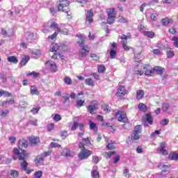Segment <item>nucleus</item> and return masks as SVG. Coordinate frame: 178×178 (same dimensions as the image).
<instances>
[{"mask_svg": "<svg viewBox=\"0 0 178 178\" xmlns=\"http://www.w3.org/2000/svg\"><path fill=\"white\" fill-rule=\"evenodd\" d=\"M143 70L145 76H147V77L154 76V67H151L150 64H145L143 65Z\"/></svg>", "mask_w": 178, "mask_h": 178, "instance_id": "obj_11", "label": "nucleus"}, {"mask_svg": "<svg viewBox=\"0 0 178 178\" xmlns=\"http://www.w3.org/2000/svg\"><path fill=\"white\" fill-rule=\"evenodd\" d=\"M131 38V33H127V35L122 34L120 36V40H130Z\"/></svg>", "mask_w": 178, "mask_h": 178, "instance_id": "obj_50", "label": "nucleus"}, {"mask_svg": "<svg viewBox=\"0 0 178 178\" xmlns=\"http://www.w3.org/2000/svg\"><path fill=\"white\" fill-rule=\"evenodd\" d=\"M152 52L154 55H163L162 51L158 49H154L152 50Z\"/></svg>", "mask_w": 178, "mask_h": 178, "instance_id": "obj_62", "label": "nucleus"}, {"mask_svg": "<svg viewBox=\"0 0 178 178\" xmlns=\"http://www.w3.org/2000/svg\"><path fill=\"white\" fill-rule=\"evenodd\" d=\"M153 72H154V74L156 73L159 76H162L163 74V72H165V68L161 66H154L153 67Z\"/></svg>", "mask_w": 178, "mask_h": 178, "instance_id": "obj_20", "label": "nucleus"}, {"mask_svg": "<svg viewBox=\"0 0 178 178\" xmlns=\"http://www.w3.org/2000/svg\"><path fill=\"white\" fill-rule=\"evenodd\" d=\"M53 120H54V122H59V121L62 120V117L60 116V115L56 113L54 115Z\"/></svg>", "mask_w": 178, "mask_h": 178, "instance_id": "obj_51", "label": "nucleus"}, {"mask_svg": "<svg viewBox=\"0 0 178 178\" xmlns=\"http://www.w3.org/2000/svg\"><path fill=\"white\" fill-rule=\"evenodd\" d=\"M115 119L120 122L121 123H127L129 122V118H127V115L124 111H118L115 113Z\"/></svg>", "mask_w": 178, "mask_h": 178, "instance_id": "obj_8", "label": "nucleus"}, {"mask_svg": "<svg viewBox=\"0 0 178 178\" xmlns=\"http://www.w3.org/2000/svg\"><path fill=\"white\" fill-rule=\"evenodd\" d=\"M85 83L87 86H90V87H94V86H95V83H94V80H92L90 78H88L85 79Z\"/></svg>", "mask_w": 178, "mask_h": 178, "instance_id": "obj_39", "label": "nucleus"}, {"mask_svg": "<svg viewBox=\"0 0 178 178\" xmlns=\"http://www.w3.org/2000/svg\"><path fill=\"white\" fill-rule=\"evenodd\" d=\"M167 58H173L175 56V51L172 48L167 49L166 50Z\"/></svg>", "mask_w": 178, "mask_h": 178, "instance_id": "obj_35", "label": "nucleus"}, {"mask_svg": "<svg viewBox=\"0 0 178 178\" xmlns=\"http://www.w3.org/2000/svg\"><path fill=\"white\" fill-rule=\"evenodd\" d=\"M79 148L81 150L78 154V159L79 161H84V159L90 158V156L92 155V151L86 149V147L83 145V143L79 144Z\"/></svg>", "mask_w": 178, "mask_h": 178, "instance_id": "obj_5", "label": "nucleus"}, {"mask_svg": "<svg viewBox=\"0 0 178 178\" xmlns=\"http://www.w3.org/2000/svg\"><path fill=\"white\" fill-rule=\"evenodd\" d=\"M161 22L162 26H165L166 27H168V26H170V24L173 23V19L168 17H165L163 18Z\"/></svg>", "mask_w": 178, "mask_h": 178, "instance_id": "obj_22", "label": "nucleus"}, {"mask_svg": "<svg viewBox=\"0 0 178 178\" xmlns=\"http://www.w3.org/2000/svg\"><path fill=\"white\" fill-rule=\"evenodd\" d=\"M144 35H145V37H147V38H152L155 36V33L152 31H145Z\"/></svg>", "mask_w": 178, "mask_h": 178, "instance_id": "obj_40", "label": "nucleus"}, {"mask_svg": "<svg viewBox=\"0 0 178 178\" xmlns=\"http://www.w3.org/2000/svg\"><path fill=\"white\" fill-rule=\"evenodd\" d=\"M86 24L90 25L94 23V12L92 9H90L87 11L85 19Z\"/></svg>", "mask_w": 178, "mask_h": 178, "instance_id": "obj_10", "label": "nucleus"}, {"mask_svg": "<svg viewBox=\"0 0 178 178\" xmlns=\"http://www.w3.org/2000/svg\"><path fill=\"white\" fill-rule=\"evenodd\" d=\"M3 95H5V97H13V95L12 93L3 90Z\"/></svg>", "mask_w": 178, "mask_h": 178, "instance_id": "obj_64", "label": "nucleus"}, {"mask_svg": "<svg viewBox=\"0 0 178 178\" xmlns=\"http://www.w3.org/2000/svg\"><path fill=\"white\" fill-rule=\"evenodd\" d=\"M7 60L8 62H10V63H14L15 65H16V63L19 62V60H17V57L15 56H8L7 58Z\"/></svg>", "mask_w": 178, "mask_h": 178, "instance_id": "obj_29", "label": "nucleus"}, {"mask_svg": "<svg viewBox=\"0 0 178 178\" xmlns=\"http://www.w3.org/2000/svg\"><path fill=\"white\" fill-rule=\"evenodd\" d=\"M63 81L65 84H67V86H72L73 84V81L69 76H65Z\"/></svg>", "mask_w": 178, "mask_h": 178, "instance_id": "obj_38", "label": "nucleus"}, {"mask_svg": "<svg viewBox=\"0 0 178 178\" xmlns=\"http://www.w3.org/2000/svg\"><path fill=\"white\" fill-rule=\"evenodd\" d=\"M10 176H11V177H8V178L19 177V171H17L16 170H10Z\"/></svg>", "mask_w": 178, "mask_h": 178, "instance_id": "obj_33", "label": "nucleus"}, {"mask_svg": "<svg viewBox=\"0 0 178 178\" xmlns=\"http://www.w3.org/2000/svg\"><path fill=\"white\" fill-rule=\"evenodd\" d=\"M29 60H30V57L29 56H26L25 57L22 58L19 63L20 66H26Z\"/></svg>", "mask_w": 178, "mask_h": 178, "instance_id": "obj_32", "label": "nucleus"}, {"mask_svg": "<svg viewBox=\"0 0 178 178\" xmlns=\"http://www.w3.org/2000/svg\"><path fill=\"white\" fill-rule=\"evenodd\" d=\"M134 74L136 76H143L144 74V71H143V66L140 65H136L134 68Z\"/></svg>", "mask_w": 178, "mask_h": 178, "instance_id": "obj_18", "label": "nucleus"}, {"mask_svg": "<svg viewBox=\"0 0 178 178\" xmlns=\"http://www.w3.org/2000/svg\"><path fill=\"white\" fill-rule=\"evenodd\" d=\"M86 109L90 115H95V112L99 109V103L97 100H92L90 104L86 106Z\"/></svg>", "mask_w": 178, "mask_h": 178, "instance_id": "obj_7", "label": "nucleus"}, {"mask_svg": "<svg viewBox=\"0 0 178 178\" xmlns=\"http://www.w3.org/2000/svg\"><path fill=\"white\" fill-rule=\"evenodd\" d=\"M106 71V67H105V65H104V64H99L97 65L98 73L102 74Z\"/></svg>", "mask_w": 178, "mask_h": 178, "instance_id": "obj_36", "label": "nucleus"}, {"mask_svg": "<svg viewBox=\"0 0 178 178\" xmlns=\"http://www.w3.org/2000/svg\"><path fill=\"white\" fill-rule=\"evenodd\" d=\"M107 24H113L116 22V9L115 8H111L107 9Z\"/></svg>", "mask_w": 178, "mask_h": 178, "instance_id": "obj_6", "label": "nucleus"}, {"mask_svg": "<svg viewBox=\"0 0 178 178\" xmlns=\"http://www.w3.org/2000/svg\"><path fill=\"white\" fill-rule=\"evenodd\" d=\"M134 133H138L140 134L141 133V125H136L134 127Z\"/></svg>", "mask_w": 178, "mask_h": 178, "instance_id": "obj_53", "label": "nucleus"}, {"mask_svg": "<svg viewBox=\"0 0 178 178\" xmlns=\"http://www.w3.org/2000/svg\"><path fill=\"white\" fill-rule=\"evenodd\" d=\"M13 152L15 155L17 156L19 161H22L20 163L21 170L26 172L27 175H30L31 172H34V170L27 169V168H29V163H27L26 159L29 158V155H30V154L27 152V150H22V152H20L19 149L14 148Z\"/></svg>", "mask_w": 178, "mask_h": 178, "instance_id": "obj_1", "label": "nucleus"}, {"mask_svg": "<svg viewBox=\"0 0 178 178\" xmlns=\"http://www.w3.org/2000/svg\"><path fill=\"white\" fill-rule=\"evenodd\" d=\"M129 94V90L126 89V87L124 86H119L116 92V97H118L119 98H123L124 95H127Z\"/></svg>", "mask_w": 178, "mask_h": 178, "instance_id": "obj_9", "label": "nucleus"}, {"mask_svg": "<svg viewBox=\"0 0 178 178\" xmlns=\"http://www.w3.org/2000/svg\"><path fill=\"white\" fill-rule=\"evenodd\" d=\"M63 98L64 99L63 104H66V102H70V98L69 97L68 94L63 96Z\"/></svg>", "mask_w": 178, "mask_h": 178, "instance_id": "obj_59", "label": "nucleus"}, {"mask_svg": "<svg viewBox=\"0 0 178 178\" xmlns=\"http://www.w3.org/2000/svg\"><path fill=\"white\" fill-rule=\"evenodd\" d=\"M161 126H166L167 124H169V120H168V119H163V120H162L161 121Z\"/></svg>", "mask_w": 178, "mask_h": 178, "instance_id": "obj_63", "label": "nucleus"}, {"mask_svg": "<svg viewBox=\"0 0 178 178\" xmlns=\"http://www.w3.org/2000/svg\"><path fill=\"white\" fill-rule=\"evenodd\" d=\"M157 152H159V154H161V155H168V154H169L166 149L165 142H161L160 143V147L157 149Z\"/></svg>", "mask_w": 178, "mask_h": 178, "instance_id": "obj_14", "label": "nucleus"}, {"mask_svg": "<svg viewBox=\"0 0 178 178\" xmlns=\"http://www.w3.org/2000/svg\"><path fill=\"white\" fill-rule=\"evenodd\" d=\"M40 109H41V107L38 106V107H33L31 110V112L33 113V115H37L38 112H40Z\"/></svg>", "mask_w": 178, "mask_h": 178, "instance_id": "obj_47", "label": "nucleus"}, {"mask_svg": "<svg viewBox=\"0 0 178 178\" xmlns=\"http://www.w3.org/2000/svg\"><path fill=\"white\" fill-rule=\"evenodd\" d=\"M58 34H59V32H54L52 35H49L47 37L49 41H55Z\"/></svg>", "mask_w": 178, "mask_h": 178, "instance_id": "obj_37", "label": "nucleus"}, {"mask_svg": "<svg viewBox=\"0 0 178 178\" xmlns=\"http://www.w3.org/2000/svg\"><path fill=\"white\" fill-rule=\"evenodd\" d=\"M61 156H65V158H73L74 153L70 149L65 148L61 152Z\"/></svg>", "mask_w": 178, "mask_h": 178, "instance_id": "obj_15", "label": "nucleus"}, {"mask_svg": "<svg viewBox=\"0 0 178 178\" xmlns=\"http://www.w3.org/2000/svg\"><path fill=\"white\" fill-rule=\"evenodd\" d=\"M168 33L170 34H171L172 35H175V34H176V33H177V30H176L175 29V27H172V28L168 29Z\"/></svg>", "mask_w": 178, "mask_h": 178, "instance_id": "obj_55", "label": "nucleus"}, {"mask_svg": "<svg viewBox=\"0 0 178 178\" xmlns=\"http://www.w3.org/2000/svg\"><path fill=\"white\" fill-rule=\"evenodd\" d=\"M145 92L143 90H139L136 92V99L140 101V99H143L144 98Z\"/></svg>", "mask_w": 178, "mask_h": 178, "instance_id": "obj_31", "label": "nucleus"}, {"mask_svg": "<svg viewBox=\"0 0 178 178\" xmlns=\"http://www.w3.org/2000/svg\"><path fill=\"white\" fill-rule=\"evenodd\" d=\"M60 137L63 138V140H65V138L67 137V131L66 130L62 131Z\"/></svg>", "mask_w": 178, "mask_h": 178, "instance_id": "obj_56", "label": "nucleus"}, {"mask_svg": "<svg viewBox=\"0 0 178 178\" xmlns=\"http://www.w3.org/2000/svg\"><path fill=\"white\" fill-rule=\"evenodd\" d=\"M86 106V99H77L76 101V108H82V106Z\"/></svg>", "mask_w": 178, "mask_h": 178, "instance_id": "obj_25", "label": "nucleus"}, {"mask_svg": "<svg viewBox=\"0 0 178 178\" xmlns=\"http://www.w3.org/2000/svg\"><path fill=\"white\" fill-rule=\"evenodd\" d=\"M50 52H63L60 43H55L50 48Z\"/></svg>", "mask_w": 178, "mask_h": 178, "instance_id": "obj_17", "label": "nucleus"}, {"mask_svg": "<svg viewBox=\"0 0 178 178\" xmlns=\"http://www.w3.org/2000/svg\"><path fill=\"white\" fill-rule=\"evenodd\" d=\"M172 41H173V45L175 47V48H178V37L177 36H173L172 38Z\"/></svg>", "mask_w": 178, "mask_h": 178, "instance_id": "obj_48", "label": "nucleus"}, {"mask_svg": "<svg viewBox=\"0 0 178 178\" xmlns=\"http://www.w3.org/2000/svg\"><path fill=\"white\" fill-rule=\"evenodd\" d=\"M42 171L41 170H38L35 171L33 176L35 178H42Z\"/></svg>", "mask_w": 178, "mask_h": 178, "instance_id": "obj_46", "label": "nucleus"}, {"mask_svg": "<svg viewBox=\"0 0 178 178\" xmlns=\"http://www.w3.org/2000/svg\"><path fill=\"white\" fill-rule=\"evenodd\" d=\"M89 124V129L90 130H92V131H95L97 133L98 131V126L97 124L91 120L88 122Z\"/></svg>", "mask_w": 178, "mask_h": 178, "instance_id": "obj_24", "label": "nucleus"}, {"mask_svg": "<svg viewBox=\"0 0 178 178\" xmlns=\"http://www.w3.org/2000/svg\"><path fill=\"white\" fill-rule=\"evenodd\" d=\"M97 120H99V122H100L101 126H102V127L107 126V127H112V126H111L110 123H106V122H104V116H102L101 115H98L97 116Z\"/></svg>", "mask_w": 178, "mask_h": 178, "instance_id": "obj_23", "label": "nucleus"}, {"mask_svg": "<svg viewBox=\"0 0 178 178\" xmlns=\"http://www.w3.org/2000/svg\"><path fill=\"white\" fill-rule=\"evenodd\" d=\"M76 37L78 38L76 44H78L80 47L79 55L81 58H87V55H88L91 51V47L86 44V40H87V38H86L84 34L81 33H77Z\"/></svg>", "mask_w": 178, "mask_h": 178, "instance_id": "obj_2", "label": "nucleus"}, {"mask_svg": "<svg viewBox=\"0 0 178 178\" xmlns=\"http://www.w3.org/2000/svg\"><path fill=\"white\" fill-rule=\"evenodd\" d=\"M118 23H124L127 24V23H129V20H127V18L123 16H120L119 17V19H118Z\"/></svg>", "mask_w": 178, "mask_h": 178, "instance_id": "obj_43", "label": "nucleus"}, {"mask_svg": "<svg viewBox=\"0 0 178 178\" xmlns=\"http://www.w3.org/2000/svg\"><path fill=\"white\" fill-rule=\"evenodd\" d=\"M29 144L32 147H34V146L37 145V144H40V137L34 136H30L29 138Z\"/></svg>", "mask_w": 178, "mask_h": 178, "instance_id": "obj_16", "label": "nucleus"}, {"mask_svg": "<svg viewBox=\"0 0 178 178\" xmlns=\"http://www.w3.org/2000/svg\"><path fill=\"white\" fill-rule=\"evenodd\" d=\"M55 127V124L54 123H50L47 126V130L48 131H52L54 128Z\"/></svg>", "mask_w": 178, "mask_h": 178, "instance_id": "obj_61", "label": "nucleus"}, {"mask_svg": "<svg viewBox=\"0 0 178 178\" xmlns=\"http://www.w3.org/2000/svg\"><path fill=\"white\" fill-rule=\"evenodd\" d=\"M26 76H33V79H37V78L40 77V73L33 71L31 73L26 74Z\"/></svg>", "mask_w": 178, "mask_h": 178, "instance_id": "obj_42", "label": "nucleus"}, {"mask_svg": "<svg viewBox=\"0 0 178 178\" xmlns=\"http://www.w3.org/2000/svg\"><path fill=\"white\" fill-rule=\"evenodd\" d=\"M145 120H146V122H147L149 124H153L154 123V118H152V115H151V113L145 114Z\"/></svg>", "mask_w": 178, "mask_h": 178, "instance_id": "obj_27", "label": "nucleus"}, {"mask_svg": "<svg viewBox=\"0 0 178 178\" xmlns=\"http://www.w3.org/2000/svg\"><path fill=\"white\" fill-rule=\"evenodd\" d=\"M17 147L22 151H25L24 149L29 147V141L24 138H21L19 140L17 143Z\"/></svg>", "mask_w": 178, "mask_h": 178, "instance_id": "obj_12", "label": "nucleus"}, {"mask_svg": "<svg viewBox=\"0 0 178 178\" xmlns=\"http://www.w3.org/2000/svg\"><path fill=\"white\" fill-rule=\"evenodd\" d=\"M51 154H52V150H49L47 152H43L41 156L43 157V158H45L47 156H49V155H51Z\"/></svg>", "mask_w": 178, "mask_h": 178, "instance_id": "obj_57", "label": "nucleus"}, {"mask_svg": "<svg viewBox=\"0 0 178 178\" xmlns=\"http://www.w3.org/2000/svg\"><path fill=\"white\" fill-rule=\"evenodd\" d=\"M120 161V155L116 154L115 157L113 158V163H118Z\"/></svg>", "mask_w": 178, "mask_h": 178, "instance_id": "obj_52", "label": "nucleus"}, {"mask_svg": "<svg viewBox=\"0 0 178 178\" xmlns=\"http://www.w3.org/2000/svg\"><path fill=\"white\" fill-rule=\"evenodd\" d=\"M138 109L141 111V112H147L148 111V107L147 106V105H145L143 103H140L138 104Z\"/></svg>", "mask_w": 178, "mask_h": 178, "instance_id": "obj_34", "label": "nucleus"}, {"mask_svg": "<svg viewBox=\"0 0 178 178\" xmlns=\"http://www.w3.org/2000/svg\"><path fill=\"white\" fill-rule=\"evenodd\" d=\"M104 140L107 143L106 148L109 151L108 152H104V155H107V158H112V155H116V141L115 140H110L109 138L104 136Z\"/></svg>", "mask_w": 178, "mask_h": 178, "instance_id": "obj_4", "label": "nucleus"}, {"mask_svg": "<svg viewBox=\"0 0 178 178\" xmlns=\"http://www.w3.org/2000/svg\"><path fill=\"white\" fill-rule=\"evenodd\" d=\"M121 44L122 45V48L124 51H130V47L127 46L124 40H122Z\"/></svg>", "mask_w": 178, "mask_h": 178, "instance_id": "obj_45", "label": "nucleus"}, {"mask_svg": "<svg viewBox=\"0 0 178 178\" xmlns=\"http://www.w3.org/2000/svg\"><path fill=\"white\" fill-rule=\"evenodd\" d=\"M117 55H118V50H110L111 59H115Z\"/></svg>", "mask_w": 178, "mask_h": 178, "instance_id": "obj_44", "label": "nucleus"}, {"mask_svg": "<svg viewBox=\"0 0 178 178\" xmlns=\"http://www.w3.org/2000/svg\"><path fill=\"white\" fill-rule=\"evenodd\" d=\"M162 109L163 111H164L165 112H166V111L169 110V104L168 103H163V106H162Z\"/></svg>", "mask_w": 178, "mask_h": 178, "instance_id": "obj_60", "label": "nucleus"}, {"mask_svg": "<svg viewBox=\"0 0 178 178\" xmlns=\"http://www.w3.org/2000/svg\"><path fill=\"white\" fill-rule=\"evenodd\" d=\"M69 5H70V1L69 0H60L57 3V9L58 12H63L65 13V17L68 20H70L73 17V13L72 10L69 8Z\"/></svg>", "mask_w": 178, "mask_h": 178, "instance_id": "obj_3", "label": "nucleus"}, {"mask_svg": "<svg viewBox=\"0 0 178 178\" xmlns=\"http://www.w3.org/2000/svg\"><path fill=\"white\" fill-rule=\"evenodd\" d=\"M91 139L90 138H83L81 142L79 144H83V147H90L91 145Z\"/></svg>", "mask_w": 178, "mask_h": 178, "instance_id": "obj_26", "label": "nucleus"}, {"mask_svg": "<svg viewBox=\"0 0 178 178\" xmlns=\"http://www.w3.org/2000/svg\"><path fill=\"white\" fill-rule=\"evenodd\" d=\"M50 29H52L53 30H57V31H56V33H65V31L59 28V25L55 22H51V24H50Z\"/></svg>", "mask_w": 178, "mask_h": 178, "instance_id": "obj_19", "label": "nucleus"}, {"mask_svg": "<svg viewBox=\"0 0 178 178\" xmlns=\"http://www.w3.org/2000/svg\"><path fill=\"white\" fill-rule=\"evenodd\" d=\"M140 134L138 133H136V132H133V134L131 136V139L134 140V141L137 140H140Z\"/></svg>", "mask_w": 178, "mask_h": 178, "instance_id": "obj_49", "label": "nucleus"}, {"mask_svg": "<svg viewBox=\"0 0 178 178\" xmlns=\"http://www.w3.org/2000/svg\"><path fill=\"white\" fill-rule=\"evenodd\" d=\"M90 58L95 62H98V60H99L100 57H99V55L92 53V54H90Z\"/></svg>", "mask_w": 178, "mask_h": 178, "instance_id": "obj_41", "label": "nucleus"}, {"mask_svg": "<svg viewBox=\"0 0 178 178\" xmlns=\"http://www.w3.org/2000/svg\"><path fill=\"white\" fill-rule=\"evenodd\" d=\"M30 92H31V94H32V95H40V91H38V89L35 86H32L31 87Z\"/></svg>", "mask_w": 178, "mask_h": 178, "instance_id": "obj_28", "label": "nucleus"}, {"mask_svg": "<svg viewBox=\"0 0 178 178\" xmlns=\"http://www.w3.org/2000/svg\"><path fill=\"white\" fill-rule=\"evenodd\" d=\"M92 178H99V172H98V166L94 165L91 171Z\"/></svg>", "mask_w": 178, "mask_h": 178, "instance_id": "obj_21", "label": "nucleus"}, {"mask_svg": "<svg viewBox=\"0 0 178 178\" xmlns=\"http://www.w3.org/2000/svg\"><path fill=\"white\" fill-rule=\"evenodd\" d=\"M43 162H44V157L41 154L37 156V157L35 159V165H42Z\"/></svg>", "mask_w": 178, "mask_h": 178, "instance_id": "obj_30", "label": "nucleus"}, {"mask_svg": "<svg viewBox=\"0 0 178 178\" xmlns=\"http://www.w3.org/2000/svg\"><path fill=\"white\" fill-rule=\"evenodd\" d=\"M45 65H47L51 73H56L58 71V65H56V63H54V61L49 60L45 63Z\"/></svg>", "mask_w": 178, "mask_h": 178, "instance_id": "obj_13", "label": "nucleus"}, {"mask_svg": "<svg viewBox=\"0 0 178 178\" xmlns=\"http://www.w3.org/2000/svg\"><path fill=\"white\" fill-rule=\"evenodd\" d=\"M77 127H79V123L77 122L74 121L71 127L72 131H74V130H76L77 129Z\"/></svg>", "mask_w": 178, "mask_h": 178, "instance_id": "obj_58", "label": "nucleus"}, {"mask_svg": "<svg viewBox=\"0 0 178 178\" xmlns=\"http://www.w3.org/2000/svg\"><path fill=\"white\" fill-rule=\"evenodd\" d=\"M110 51H118V44L116 42H113L111 44V50Z\"/></svg>", "mask_w": 178, "mask_h": 178, "instance_id": "obj_54", "label": "nucleus"}]
</instances>
